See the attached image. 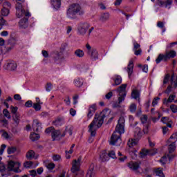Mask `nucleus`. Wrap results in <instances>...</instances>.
<instances>
[{
  "mask_svg": "<svg viewBox=\"0 0 177 177\" xmlns=\"http://www.w3.org/2000/svg\"><path fill=\"white\" fill-rule=\"evenodd\" d=\"M170 77L171 76L169 75V74H167L163 80V84H168V81H169Z\"/></svg>",
  "mask_w": 177,
  "mask_h": 177,
  "instance_id": "55",
  "label": "nucleus"
},
{
  "mask_svg": "<svg viewBox=\"0 0 177 177\" xmlns=\"http://www.w3.org/2000/svg\"><path fill=\"white\" fill-rule=\"evenodd\" d=\"M26 157L27 158V160H29V161H31V160H37V158H38V156H35V152L32 150H30L28 151L26 154Z\"/></svg>",
  "mask_w": 177,
  "mask_h": 177,
  "instance_id": "19",
  "label": "nucleus"
},
{
  "mask_svg": "<svg viewBox=\"0 0 177 177\" xmlns=\"http://www.w3.org/2000/svg\"><path fill=\"white\" fill-rule=\"evenodd\" d=\"M52 57L54 59L55 62H59V60L63 59V54L58 51H55L52 53Z\"/></svg>",
  "mask_w": 177,
  "mask_h": 177,
  "instance_id": "22",
  "label": "nucleus"
},
{
  "mask_svg": "<svg viewBox=\"0 0 177 177\" xmlns=\"http://www.w3.org/2000/svg\"><path fill=\"white\" fill-rule=\"evenodd\" d=\"M148 156H154V154H157V149H147Z\"/></svg>",
  "mask_w": 177,
  "mask_h": 177,
  "instance_id": "44",
  "label": "nucleus"
},
{
  "mask_svg": "<svg viewBox=\"0 0 177 177\" xmlns=\"http://www.w3.org/2000/svg\"><path fill=\"white\" fill-rule=\"evenodd\" d=\"M128 84H124L119 86L117 89L118 92V103L121 104L124 100H125V97L127 96V86Z\"/></svg>",
  "mask_w": 177,
  "mask_h": 177,
  "instance_id": "8",
  "label": "nucleus"
},
{
  "mask_svg": "<svg viewBox=\"0 0 177 177\" xmlns=\"http://www.w3.org/2000/svg\"><path fill=\"white\" fill-rule=\"evenodd\" d=\"M142 130L140 129V128L139 127H136L135 129V131H134V139H130L128 141V146L129 147H133V146H136V145H138V143H139V139H140V138H142Z\"/></svg>",
  "mask_w": 177,
  "mask_h": 177,
  "instance_id": "7",
  "label": "nucleus"
},
{
  "mask_svg": "<svg viewBox=\"0 0 177 177\" xmlns=\"http://www.w3.org/2000/svg\"><path fill=\"white\" fill-rule=\"evenodd\" d=\"M170 109H171L172 113H177V106L176 104H171L170 106Z\"/></svg>",
  "mask_w": 177,
  "mask_h": 177,
  "instance_id": "60",
  "label": "nucleus"
},
{
  "mask_svg": "<svg viewBox=\"0 0 177 177\" xmlns=\"http://www.w3.org/2000/svg\"><path fill=\"white\" fill-rule=\"evenodd\" d=\"M52 88H53V86L52 85V83H47L46 85V91L47 92H50L52 91Z\"/></svg>",
  "mask_w": 177,
  "mask_h": 177,
  "instance_id": "52",
  "label": "nucleus"
},
{
  "mask_svg": "<svg viewBox=\"0 0 177 177\" xmlns=\"http://www.w3.org/2000/svg\"><path fill=\"white\" fill-rule=\"evenodd\" d=\"M24 167L25 168H31L32 167V161H26L24 163Z\"/></svg>",
  "mask_w": 177,
  "mask_h": 177,
  "instance_id": "50",
  "label": "nucleus"
},
{
  "mask_svg": "<svg viewBox=\"0 0 177 177\" xmlns=\"http://www.w3.org/2000/svg\"><path fill=\"white\" fill-rule=\"evenodd\" d=\"M28 17H26L21 19L19 22V28L26 29L28 27Z\"/></svg>",
  "mask_w": 177,
  "mask_h": 177,
  "instance_id": "15",
  "label": "nucleus"
},
{
  "mask_svg": "<svg viewBox=\"0 0 177 177\" xmlns=\"http://www.w3.org/2000/svg\"><path fill=\"white\" fill-rule=\"evenodd\" d=\"M8 23H6V20L3 19L2 16H0V30H2L3 26H7Z\"/></svg>",
  "mask_w": 177,
  "mask_h": 177,
  "instance_id": "42",
  "label": "nucleus"
},
{
  "mask_svg": "<svg viewBox=\"0 0 177 177\" xmlns=\"http://www.w3.org/2000/svg\"><path fill=\"white\" fill-rule=\"evenodd\" d=\"M89 67L88 66V64H82L80 66V71H86Z\"/></svg>",
  "mask_w": 177,
  "mask_h": 177,
  "instance_id": "45",
  "label": "nucleus"
},
{
  "mask_svg": "<svg viewBox=\"0 0 177 177\" xmlns=\"http://www.w3.org/2000/svg\"><path fill=\"white\" fill-rule=\"evenodd\" d=\"M95 111H96V104L91 105L88 109V113L87 114L88 118H92Z\"/></svg>",
  "mask_w": 177,
  "mask_h": 177,
  "instance_id": "27",
  "label": "nucleus"
},
{
  "mask_svg": "<svg viewBox=\"0 0 177 177\" xmlns=\"http://www.w3.org/2000/svg\"><path fill=\"white\" fill-rule=\"evenodd\" d=\"M0 171H13V172H21L20 170V162L11 160L7 166L0 162Z\"/></svg>",
  "mask_w": 177,
  "mask_h": 177,
  "instance_id": "5",
  "label": "nucleus"
},
{
  "mask_svg": "<svg viewBox=\"0 0 177 177\" xmlns=\"http://www.w3.org/2000/svg\"><path fill=\"white\" fill-rule=\"evenodd\" d=\"M25 106H26V107H28V108H30V107H32V101H31V100H28V101H27L26 103H25Z\"/></svg>",
  "mask_w": 177,
  "mask_h": 177,
  "instance_id": "62",
  "label": "nucleus"
},
{
  "mask_svg": "<svg viewBox=\"0 0 177 177\" xmlns=\"http://www.w3.org/2000/svg\"><path fill=\"white\" fill-rule=\"evenodd\" d=\"M6 149V145H1V149H0V156H2L3 154V151H5V149Z\"/></svg>",
  "mask_w": 177,
  "mask_h": 177,
  "instance_id": "57",
  "label": "nucleus"
},
{
  "mask_svg": "<svg viewBox=\"0 0 177 177\" xmlns=\"http://www.w3.org/2000/svg\"><path fill=\"white\" fill-rule=\"evenodd\" d=\"M89 27H91V26L86 22L80 23L78 26L77 31L80 35H85L86 31L89 29Z\"/></svg>",
  "mask_w": 177,
  "mask_h": 177,
  "instance_id": "10",
  "label": "nucleus"
},
{
  "mask_svg": "<svg viewBox=\"0 0 177 177\" xmlns=\"http://www.w3.org/2000/svg\"><path fill=\"white\" fill-rule=\"evenodd\" d=\"M133 50L136 56H140V55H142V48H140V44L136 41L133 43Z\"/></svg>",
  "mask_w": 177,
  "mask_h": 177,
  "instance_id": "16",
  "label": "nucleus"
},
{
  "mask_svg": "<svg viewBox=\"0 0 177 177\" xmlns=\"http://www.w3.org/2000/svg\"><path fill=\"white\" fill-rule=\"evenodd\" d=\"M140 93H139V91L134 89L131 92V97L132 99H135L136 100H138L140 102Z\"/></svg>",
  "mask_w": 177,
  "mask_h": 177,
  "instance_id": "29",
  "label": "nucleus"
},
{
  "mask_svg": "<svg viewBox=\"0 0 177 177\" xmlns=\"http://www.w3.org/2000/svg\"><path fill=\"white\" fill-rule=\"evenodd\" d=\"M112 80L114 81V83L112 84L113 86H117L122 82V77L118 75H115Z\"/></svg>",
  "mask_w": 177,
  "mask_h": 177,
  "instance_id": "23",
  "label": "nucleus"
},
{
  "mask_svg": "<svg viewBox=\"0 0 177 177\" xmlns=\"http://www.w3.org/2000/svg\"><path fill=\"white\" fill-rule=\"evenodd\" d=\"M75 55L77 57H84V56H85V53H84V50H81V49H77L75 51Z\"/></svg>",
  "mask_w": 177,
  "mask_h": 177,
  "instance_id": "35",
  "label": "nucleus"
},
{
  "mask_svg": "<svg viewBox=\"0 0 177 177\" xmlns=\"http://www.w3.org/2000/svg\"><path fill=\"white\" fill-rule=\"evenodd\" d=\"M55 129V128H53V127H48L46 129L45 132L46 133H53V130Z\"/></svg>",
  "mask_w": 177,
  "mask_h": 177,
  "instance_id": "56",
  "label": "nucleus"
},
{
  "mask_svg": "<svg viewBox=\"0 0 177 177\" xmlns=\"http://www.w3.org/2000/svg\"><path fill=\"white\" fill-rule=\"evenodd\" d=\"M84 12L78 3H73L67 10L66 16L68 19H76L77 15L80 16L84 15Z\"/></svg>",
  "mask_w": 177,
  "mask_h": 177,
  "instance_id": "4",
  "label": "nucleus"
},
{
  "mask_svg": "<svg viewBox=\"0 0 177 177\" xmlns=\"http://www.w3.org/2000/svg\"><path fill=\"white\" fill-rule=\"evenodd\" d=\"M74 130V127H70L67 130L66 132H68V133H69L70 136H71V135H73V131Z\"/></svg>",
  "mask_w": 177,
  "mask_h": 177,
  "instance_id": "63",
  "label": "nucleus"
},
{
  "mask_svg": "<svg viewBox=\"0 0 177 177\" xmlns=\"http://www.w3.org/2000/svg\"><path fill=\"white\" fill-rule=\"evenodd\" d=\"M100 158L103 162L109 161V160H110V158H109V153H107L106 151H102L101 152V154L100 155Z\"/></svg>",
  "mask_w": 177,
  "mask_h": 177,
  "instance_id": "28",
  "label": "nucleus"
},
{
  "mask_svg": "<svg viewBox=\"0 0 177 177\" xmlns=\"http://www.w3.org/2000/svg\"><path fill=\"white\" fill-rule=\"evenodd\" d=\"M128 167L132 171H138V169H139L140 165L138 162H130L128 164Z\"/></svg>",
  "mask_w": 177,
  "mask_h": 177,
  "instance_id": "26",
  "label": "nucleus"
},
{
  "mask_svg": "<svg viewBox=\"0 0 177 177\" xmlns=\"http://www.w3.org/2000/svg\"><path fill=\"white\" fill-rule=\"evenodd\" d=\"M60 135L61 133L59 130L54 129L51 134L53 141L55 142V140H59V139H60Z\"/></svg>",
  "mask_w": 177,
  "mask_h": 177,
  "instance_id": "25",
  "label": "nucleus"
},
{
  "mask_svg": "<svg viewBox=\"0 0 177 177\" xmlns=\"http://www.w3.org/2000/svg\"><path fill=\"white\" fill-rule=\"evenodd\" d=\"M2 16H8L9 15V9L6 8H3L1 10Z\"/></svg>",
  "mask_w": 177,
  "mask_h": 177,
  "instance_id": "48",
  "label": "nucleus"
},
{
  "mask_svg": "<svg viewBox=\"0 0 177 177\" xmlns=\"http://www.w3.org/2000/svg\"><path fill=\"white\" fill-rule=\"evenodd\" d=\"M109 158H117V156H115V152L114 151H109L108 153Z\"/></svg>",
  "mask_w": 177,
  "mask_h": 177,
  "instance_id": "47",
  "label": "nucleus"
},
{
  "mask_svg": "<svg viewBox=\"0 0 177 177\" xmlns=\"http://www.w3.org/2000/svg\"><path fill=\"white\" fill-rule=\"evenodd\" d=\"M4 68H6V70L15 71L17 68V64H16L15 61L8 60L4 65Z\"/></svg>",
  "mask_w": 177,
  "mask_h": 177,
  "instance_id": "13",
  "label": "nucleus"
},
{
  "mask_svg": "<svg viewBox=\"0 0 177 177\" xmlns=\"http://www.w3.org/2000/svg\"><path fill=\"white\" fill-rule=\"evenodd\" d=\"M3 113L4 117L8 118V120H10L11 118L10 113H9V111L8 109H3Z\"/></svg>",
  "mask_w": 177,
  "mask_h": 177,
  "instance_id": "43",
  "label": "nucleus"
},
{
  "mask_svg": "<svg viewBox=\"0 0 177 177\" xmlns=\"http://www.w3.org/2000/svg\"><path fill=\"white\" fill-rule=\"evenodd\" d=\"M146 156H149L147 149H142V151H140V157H141V158H145Z\"/></svg>",
  "mask_w": 177,
  "mask_h": 177,
  "instance_id": "40",
  "label": "nucleus"
},
{
  "mask_svg": "<svg viewBox=\"0 0 177 177\" xmlns=\"http://www.w3.org/2000/svg\"><path fill=\"white\" fill-rule=\"evenodd\" d=\"M17 149L15 147H9L7 149L8 154H13V153H16Z\"/></svg>",
  "mask_w": 177,
  "mask_h": 177,
  "instance_id": "41",
  "label": "nucleus"
},
{
  "mask_svg": "<svg viewBox=\"0 0 177 177\" xmlns=\"http://www.w3.org/2000/svg\"><path fill=\"white\" fill-rule=\"evenodd\" d=\"M74 84L77 88H81V86L84 85V82L81 79L78 78L74 80Z\"/></svg>",
  "mask_w": 177,
  "mask_h": 177,
  "instance_id": "37",
  "label": "nucleus"
},
{
  "mask_svg": "<svg viewBox=\"0 0 177 177\" xmlns=\"http://www.w3.org/2000/svg\"><path fill=\"white\" fill-rule=\"evenodd\" d=\"M30 138L32 142H35V140H38V139H39V134L32 133L30 136Z\"/></svg>",
  "mask_w": 177,
  "mask_h": 177,
  "instance_id": "39",
  "label": "nucleus"
},
{
  "mask_svg": "<svg viewBox=\"0 0 177 177\" xmlns=\"http://www.w3.org/2000/svg\"><path fill=\"white\" fill-rule=\"evenodd\" d=\"M171 87L177 88V77L175 75L174 73L171 75V77L170 79Z\"/></svg>",
  "mask_w": 177,
  "mask_h": 177,
  "instance_id": "31",
  "label": "nucleus"
},
{
  "mask_svg": "<svg viewBox=\"0 0 177 177\" xmlns=\"http://www.w3.org/2000/svg\"><path fill=\"white\" fill-rule=\"evenodd\" d=\"M0 124L3 127V128H6L8 127V120L6 119H3L0 120Z\"/></svg>",
  "mask_w": 177,
  "mask_h": 177,
  "instance_id": "49",
  "label": "nucleus"
},
{
  "mask_svg": "<svg viewBox=\"0 0 177 177\" xmlns=\"http://www.w3.org/2000/svg\"><path fill=\"white\" fill-rule=\"evenodd\" d=\"M109 20H110L109 12H104L100 15V21H101V23H106V21H109Z\"/></svg>",
  "mask_w": 177,
  "mask_h": 177,
  "instance_id": "18",
  "label": "nucleus"
},
{
  "mask_svg": "<svg viewBox=\"0 0 177 177\" xmlns=\"http://www.w3.org/2000/svg\"><path fill=\"white\" fill-rule=\"evenodd\" d=\"M10 110H11V113L13 114V115H15L16 114H19V113H17V110H19V108H17V106H11Z\"/></svg>",
  "mask_w": 177,
  "mask_h": 177,
  "instance_id": "46",
  "label": "nucleus"
},
{
  "mask_svg": "<svg viewBox=\"0 0 177 177\" xmlns=\"http://www.w3.org/2000/svg\"><path fill=\"white\" fill-rule=\"evenodd\" d=\"M176 142L175 141L171 142L170 145H169V153H174L176 149Z\"/></svg>",
  "mask_w": 177,
  "mask_h": 177,
  "instance_id": "34",
  "label": "nucleus"
},
{
  "mask_svg": "<svg viewBox=\"0 0 177 177\" xmlns=\"http://www.w3.org/2000/svg\"><path fill=\"white\" fill-rule=\"evenodd\" d=\"M174 100H175V95H170L168 99H164L163 104H165L166 106H168V104L172 103Z\"/></svg>",
  "mask_w": 177,
  "mask_h": 177,
  "instance_id": "32",
  "label": "nucleus"
},
{
  "mask_svg": "<svg viewBox=\"0 0 177 177\" xmlns=\"http://www.w3.org/2000/svg\"><path fill=\"white\" fill-rule=\"evenodd\" d=\"M44 165L47 168V169H49V171H52V169H55V167H56V165L53 162L46 163V162H44Z\"/></svg>",
  "mask_w": 177,
  "mask_h": 177,
  "instance_id": "36",
  "label": "nucleus"
},
{
  "mask_svg": "<svg viewBox=\"0 0 177 177\" xmlns=\"http://www.w3.org/2000/svg\"><path fill=\"white\" fill-rule=\"evenodd\" d=\"M176 56V51L172 50L168 52H166L165 55L159 54L157 59H156V64H158L161 63L162 60L164 62H167L169 59H174Z\"/></svg>",
  "mask_w": 177,
  "mask_h": 177,
  "instance_id": "6",
  "label": "nucleus"
},
{
  "mask_svg": "<svg viewBox=\"0 0 177 177\" xmlns=\"http://www.w3.org/2000/svg\"><path fill=\"white\" fill-rule=\"evenodd\" d=\"M63 124H64V117H58L53 122V125L55 127H60Z\"/></svg>",
  "mask_w": 177,
  "mask_h": 177,
  "instance_id": "20",
  "label": "nucleus"
},
{
  "mask_svg": "<svg viewBox=\"0 0 177 177\" xmlns=\"http://www.w3.org/2000/svg\"><path fill=\"white\" fill-rule=\"evenodd\" d=\"M106 99L110 100L113 97V92L110 91L105 95Z\"/></svg>",
  "mask_w": 177,
  "mask_h": 177,
  "instance_id": "61",
  "label": "nucleus"
},
{
  "mask_svg": "<svg viewBox=\"0 0 177 177\" xmlns=\"http://www.w3.org/2000/svg\"><path fill=\"white\" fill-rule=\"evenodd\" d=\"M86 177H95V164L92 163L90 165Z\"/></svg>",
  "mask_w": 177,
  "mask_h": 177,
  "instance_id": "24",
  "label": "nucleus"
},
{
  "mask_svg": "<svg viewBox=\"0 0 177 177\" xmlns=\"http://www.w3.org/2000/svg\"><path fill=\"white\" fill-rule=\"evenodd\" d=\"M10 6H12V4L8 1H6L3 3V8H10Z\"/></svg>",
  "mask_w": 177,
  "mask_h": 177,
  "instance_id": "64",
  "label": "nucleus"
},
{
  "mask_svg": "<svg viewBox=\"0 0 177 177\" xmlns=\"http://www.w3.org/2000/svg\"><path fill=\"white\" fill-rule=\"evenodd\" d=\"M16 5V16L18 19L25 16L26 17H31V13L28 10H24V6H26V0H15Z\"/></svg>",
  "mask_w": 177,
  "mask_h": 177,
  "instance_id": "3",
  "label": "nucleus"
},
{
  "mask_svg": "<svg viewBox=\"0 0 177 177\" xmlns=\"http://www.w3.org/2000/svg\"><path fill=\"white\" fill-rule=\"evenodd\" d=\"M153 171H154L156 175H157V176L165 177V175H164V172L162 171V169L156 168V169H154Z\"/></svg>",
  "mask_w": 177,
  "mask_h": 177,
  "instance_id": "33",
  "label": "nucleus"
},
{
  "mask_svg": "<svg viewBox=\"0 0 177 177\" xmlns=\"http://www.w3.org/2000/svg\"><path fill=\"white\" fill-rule=\"evenodd\" d=\"M129 75V78H131V75H132V73H133V60L131 59L129 62V64L127 66V70Z\"/></svg>",
  "mask_w": 177,
  "mask_h": 177,
  "instance_id": "21",
  "label": "nucleus"
},
{
  "mask_svg": "<svg viewBox=\"0 0 177 177\" xmlns=\"http://www.w3.org/2000/svg\"><path fill=\"white\" fill-rule=\"evenodd\" d=\"M111 113L109 109H105L100 113H95V118L88 126V132L91 136H96V131L103 125L104 118H107Z\"/></svg>",
  "mask_w": 177,
  "mask_h": 177,
  "instance_id": "1",
  "label": "nucleus"
},
{
  "mask_svg": "<svg viewBox=\"0 0 177 177\" xmlns=\"http://www.w3.org/2000/svg\"><path fill=\"white\" fill-rule=\"evenodd\" d=\"M51 4L55 9H59L62 6V1L61 0H51Z\"/></svg>",
  "mask_w": 177,
  "mask_h": 177,
  "instance_id": "30",
  "label": "nucleus"
},
{
  "mask_svg": "<svg viewBox=\"0 0 177 177\" xmlns=\"http://www.w3.org/2000/svg\"><path fill=\"white\" fill-rule=\"evenodd\" d=\"M87 54L88 56H90V59L93 61H95L99 59V53L95 48H92L91 51H87Z\"/></svg>",
  "mask_w": 177,
  "mask_h": 177,
  "instance_id": "14",
  "label": "nucleus"
},
{
  "mask_svg": "<svg viewBox=\"0 0 177 177\" xmlns=\"http://www.w3.org/2000/svg\"><path fill=\"white\" fill-rule=\"evenodd\" d=\"M81 162H82V157L80 156L77 159H75L72 162V167L71 171L73 174H77L81 169Z\"/></svg>",
  "mask_w": 177,
  "mask_h": 177,
  "instance_id": "9",
  "label": "nucleus"
},
{
  "mask_svg": "<svg viewBox=\"0 0 177 177\" xmlns=\"http://www.w3.org/2000/svg\"><path fill=\"white\" fill-rule=\"evenodd\" d=\"M61 158H62V156H60V155H54V156H53V161H60Z\"/></svg>",
  "mask_w": 177,
  "mask_h": 177,
  "instance_id": "58",
  "label": "nucleus"
},
{
  "mask_svg": "<svg viewBox=\"0 0 177 177\" xmlns=\"http://www.w3.org/2000/svg\"><path fill=\"white\" fill-rule=\"evenodd\" d=\"M33 109H35V110H36V111H39V110H41V104L34 103Z\"/></svg>",
  "mask_w": 177,
  "mask_h": 177,
  "instance_id": "53",
  "label": "nucleus"
},
{
  "mask_svg": "<svg viewBox=\"0 0 177 177\" xmlns=\"http://www.w3.org/2000/svg\"><path fill=\"white\" fill-rule=\"evenodd\" d=\"M171 139H174V142H176L177 141V133H174L169 139V142H171Z\"/></svg>",
  "mask_w": 177,
  "mask_h": 177,
  "instance_id": "54",
  "label": "nucleus"
},
{
  "mask_svg": "<svg viewBox=\"0 0 177 177\" xmlns=\"http://www.w3.org/2000/svg\"><path fill=\"white\" fill-rule=\"evenodd\" d=\"M147 115H142L140 117V121L144 125L143 132L144 133H149V123H147Z\"/></svg>",
  "mask_w": 177,
  "mask_h": 177,
  "instance_id": "11",
  "label": "nucleus"
},
{
  "mask_svg": "<svg viewBox=\"0 0 177 177\" xmlns=\"http://www.w3.org/2000/svg\"><path fill=\"white\" fill-rule=\"evenodd\" d=\"M156 3L160 8H171L172 0H156Z\"/></svg>",
  "mask_w": 177,
  "mask_h": 177,
  "instance_id": "12",
  "label": "nucleus"
},
{
  "mask_svg": "<svg viewBox=\"0 0 177 177\" xmlns=\"http://www.w3.org/2000/svg\"><path fill=\"white\" fill-rule=\"evenodd\" d=\"M12 120L15 122L17 125H19V124L20 123V113L12 115Z\"/></svg>",
  "mask_w": 177,
  "mask_h": 177,
  "instance_id": "38",
  "label": "nucleus"
},
{
  "mask_svg": "<svg viewBox=\"0 0 177 177\" xmlns=\"http://www.w3.org/2000/svg\"><path fill=\"white\" fill-rule=\"evenodd\" d=\"M42 124L38 120H35L32 123V128L35 132H39L42 129Z\"/></svg>",
  "mask_w": 177,
  "mask_h": 177,
  "instance_id": "17",
  "label": "nucleus"
},
{
  "mask_svg": "<svg viewBox=\"0 0 177 177\" xmlns=\"http://www.w3.org/2000/svg\"><path fill=\"white\" fill-rule=\"evenodd\" d=\"M129 110H130L131 113H135L136 111V104H131L129 106Z\"/></svg>",
  "mask_w": 177,
  "mask_h": 177,
  "instance_id": "51",
  "label": "nucleus"
},
{
  "mask_svg": "<svg viewBox=\"0 0 177 177\" xmlns=\"http://www.w3.org/2000/svg\"><path fill=\"white\" fill-rule=\"evenodd\" d=\"M161 122H163V124H167V123L169 122V118L162 117L161 118Z\"/></svg>",
  "mask_w": 177,
  "mask_h": 177,
  "instance_id": "59",
  "label": "nucleus"
},
{
  "mask_svg": "<svg viewBox=\"0 0 177 177\" xmlns=\"http://www.w3.org/2000/svg\"><path fill=\"white\" fill-rule=\"evenodd\" d=\"M125 132V118L120 117L118 121L115 131L112 134L110 145L112 146H120L121 145V135Z\"/></svg>",
  "mask_w": 177,
  "mask_h": 177,
  "instance_id": "2",
  "label": "nucleus"
}]
</instances>
